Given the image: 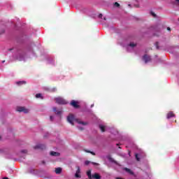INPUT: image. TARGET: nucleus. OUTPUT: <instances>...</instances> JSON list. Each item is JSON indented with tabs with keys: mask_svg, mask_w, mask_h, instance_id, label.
Segmentation results:
<instances>
[{
	"mask_svg": "<svg viewBox=\"0 0 179 179\" xmlns=\"http://www.w3.org/2000/svg\"><path fill=\"white\" fill-rule=\"evenodd\" d=\"M114 6H115L116 8H120V3H118V2H115L114 3Z\"/></svg>",
	"mask_w": 179,
	"mask_h": 179,
	"instance_id": "nucleus-23",
	"label": "nucleus"
},
{
	"mask_svg": "<svg viewBox=\"0 0 179 179\" xmlns=\"http://www.w3.org/2000/svg\"><path fill=\"white\" fill-rule=\"evenodd\" d=\"M76 173L80 174V168L79 166H77V171Z\"/></svg>",
	"mask_w": 179,
	"mask_h": 179,
	"instance_id": "nucleus-22",
	"label": "nucleus"
},
{
	"mask_svg": "<svg viewBox=\"0 0 179 179\" xmlns=\"http://www.w3.org/2000/svg\"><path fill=\"white\" fill-rule=\"evenodd\" d=\"M56 103L57 104H67L68 102L66 101L61 97H58L55 99Z\"/></svg>",
	"mask_w": 179,
	"mask_h": 179,
	"instance_id": "nucleus-3",
	"label": "nucleus"
},
{
	"mask_svg": "<svg viewBox=\"0 0 179 179\" xmlns=\"http://www.w3.org/2000/svg\"><path fill=\"white\" fill-rule=\"evenodd\" d=\"M71 106H72V107H73L74 108H79V107H80L79 106V104H78V101H75V100H72L70 103Z\"/></svg>",
	"mask_w": 179,
	"mask_h": 179,
	"instance_id": "nucleus-7",
	"label": "nucleus"
},
{
	"mask_svg": "<svg viewBox=\"0 0 179 179\" xmlns=\"http://www.w3.org/2000/svg\"><path fill=\"white\" fill-rule=\"evenodd\" d=\"M92 164H94V166H99V164L96 162H92Z\"/></svg>",
	"mask_w": 179,
	"mask_h": 179,
	"instance_id": "nucleus-31",
	"label": "nucleus"
},
{
	"mask_svg": "<svg viewBox=\"0 0 179 179\" xmlns=\"http://www.w3.org/2000/svg\"><path fill=\"white\" fill-rule=\"evenodd\" d=\"M129 6H131V4H129Z\"/></svg>",
	"mask_w": 179,
	"mask_h": 179,
	"instance_id": "nucleus-39",
	"label": "nucleus"
},
{
	"mask_svg": "<svg viewBox=\"0 0 179 179\" xmlns=\"http://www.w3.org/2000/svg\"><path fill=\"white\" fill-rule=\"evenodd\" d=\"M134 8H139V4H138V3L134 4Z\"/></svg>",
	"mask_w": 179,
	"mask_h": 179,
	"instance_id": "nucleus-30",
	"label": "nucleus"
},
{
	"mask_svg": "<svg viewBox=\"0 0 179 179\" xmlns=\"http://www.w3.org/2000/svg\"><path fill=\"white\" fill-rule=\"evenodd\" d=\"M124 170H125V171H127V173H129V174H131V176H133L134 172H133L131 169H128V168H124Z\"/></svg>",
	"mask_w": 179,
	"mask_h": 179,
	"instance_id": "nucleus-15",
	"label": "nucleus"
},
{
	"mask_svg": "<svg viewBox=\"0 0 179 179\" xmlns=\"http://www.w3.org/2000/svg\"><path fill=\"white\" fill-rule=\"evenodd\" d=\"M178 22H179V18H178Z\"/></svg>",
	"mask_w": 179,
	"mask_h": 179,
	"instance_id": "nucleus-40",
	"label": "nucleus"
},
{
	"mask_svg": "<svg viewBox=\"0 0 179 179\" xmlns=\"http://www.w3.org/2000/svg\"><path fill=\"white\" fill-rule=\"evenodd\" d=\"M50 156L58 157V156H59V153L57 152L52 151V152H50Z\"/></svg>",
	"mask_w": 179,
	"mask_h": 179,
	"instance_id": "nucleus-14",
	"label": "nucleus"
},
{
	"mask_svg": "<svg viewBox=\"0 0 179 179\" xmlns=\"http://www.w3.org/2000/svg\"><path fill=\"white\" fill-rule=\"evenodd\" d=\"M12 50H13V48H10L8 49V51H12Z\"/></svg>",
	"mask_w": 179,
	"mask_h": 179,
	"instance_id": "nucleus-37",
	"label": "nucleus"
},
{
	"mask_svg": "<svg viewBox=\"0 0 179 179\" xmlns=\"http://www.w3.org/2000/svg\"><path fill=\"white\" fill-rule=\"evenodd\" d=\"M172 117H176V115H174L173 112L168 113L166 118L169 120V118H172Z\"/></svg>",
	"mask_w": 179,
	"mask_h": 179,
	"instance_id": "nucleus-9",
	"label": "nucleus"
},
{
	"mask_svg": "<svg viewBox=\"0 0 179 179\" xmlns=\"http://www.w3.org/2000/svg\"><path fill=\"white\" fill-rule=\"evenodd\" d=\"M155 47H156L157 50H159V42L155 43Z\"/></svg>",
	"mask_w": 179,
	"mask_h": 179,
	"instance_id": "nucleus-24",
	"label": "nucleus"
},
{
	"mask_svg": "<svg viewBox=\"0 0 179 179\" xmlns=\"http://www.w3.org/2000/svg\"><path fill=\"white\" fill-rule=\"evenodd\" d=\"M5 32V31H2L1 33H0V34H2L3 33H4Z\"/></svg>",
	"mask_w": 179,
	"mask_h": 179,
	"instance_id": "nucleus-36",
	"label": "nucleus"
},
{
	"mask_svg": "<svg viewBox=\"0 0 179 179\" xmlns=\"http://www.w3.org/2000/svg\"><path fill=\"white\" fill-rule=\"evenodd\" d=\"M53 111L57 115H61V114H62V110H57L56 107L53 108Z\"/></svg>",
	"mask_w": 179,
	"mask_h": 179,
	"instance_id": "nucleus-8",
	"label": "nucleus"
},
{
	"mask_svg": "<svg viewBox=\"0 0 179 179\" xmlns=\"http://www.w3.org/2000/svg\"><path fill=\"white\" fill-rule=\"evenodd\" d=\"M50 121H53L54 120V116H50Z\"/></svg>",
	"mask_w": 179,
	"mask_h": 179,
	"instance_id": "nucleus-32",
	"label": "nucleus"
},
{
	"mask_svg": "<svg viewBox=\"0 0 179 179\" xmlns=\"http://www.w3.org/2000/svg\"><path fill=\"white\" fill-rule=\"evenodd\" d=\"M14 61H22L23 59V54L19 53L17 57L13 56Z\"/></svg>",
	"mask_w": 179,
	"mask_h": 179,
	"instance_id": "nucleus-6",
	"label": "nucleus"
},
{
	"mask_svg": "<svg viewBox=\"0 0 179 179\" xmlns=\"http://www.w3.org/2000/svg\"><path fill=\"white\" fill-rule=\"evenodd\" d=\"M167 30L170 31L171 29L170 27H167Z\"/></svg>",
	"mask_w": 179,
	"mask_h": 179,
	"instance_id": "nucleus-35",
	"label": "nucleus"
},
{
	"mask_svg": "<svg viewBox=\"0 0 179 179\" xmlns=\"http://www.w3.org/2000/svg\"><path fill=\"white\" fill-rule=\"evenodd\" d=\"M34 149H35V150L39 149L40 150H44V149H45V145L38 144L34 147Z\"/></svg>",
	"mask_w": 179,
	"mask_h": 179,
	"instance_id": "nucleus-5",
	"label": "nucleus"
},
{
	"mask_svg": "<svg viewBox=\"0 0 179 179\" xmlns=\"http://www.w3.org/2000/svg\"><path fill=\"white\" fill-rule=\"evenodd\" d=\"M99 129H101V132H106V126L100 124Z\"/></svg>",
	"mask_w": 179,
	"mask_h": 179,
	"instance_id": "nucleus-13",
	"label": "nucleus"
},
{
	"mask_svg": "<svg viewBox=\"0 0 179 179\" xmlns=\"http://www.w3.org/2000/svg\"><path fill=\"white\" fill-rule=\"evenodd\" d=\"M17 111H18L19 113H24L25 114H27V113H29V109H27L23 106H18L17 108Z\"/></svg>",
	"mask_w": 179,
	"mask_h": 179,
	"instance_id": "nucleus-2",
	"label": "nucleus"
},
{
	"mask_svg": "<svg viewBox=\"0 0 179 179\" xmlns=\"http://www.w3.org/2000/svg\"><path fill=\"white\" fill-rule=\"evenodd\" d=\"M92 178H94V179H101V176H100V175L99 173H94L92 175Z\"/></svg>",
	"mask_w": 179,
	"mask_h": 179,
	"instance_id": "nucleus-11",
	"label": "nucleus"
},
{
	"mask_svg": "<svg viewBox=\"0 0 179 179\" xmlns=\"http://www.w3.org/2000/svg\"><path fill=\"white\" fill-rule=\"evenodd\" d=\"M136 159L137 162H139V160H141V159L138 157V154H136Z\"/></svg>",
	"mask_w": 179,
	"mask_h": 179,
	"instance_id": "nucleus-27",
	"label": "nucleus"
},
{
	"mask_svg": "<svg viewBox=\"0 0 179 179\" xmlns=\"http://www.w3.org/2000/svg\"><path fill=\"white\" fill-rule=\"evenodd\" d=\"M87 176H88V178H90V179L92 178V171H88L87 172Z\"/></svg>",
	"mask_w": 179,
	"mask_h": 179,
	"instance_id": "nucleus-17",
	"label": "nucleus"
},
{
	"mask_svg": "<svg viewBox=\"0 0 179 179\" xmlns=\"http://www.w3.org/2000/svg\"><path fill=\"white\" fill-rule=\"evenodd\" d=\"M108 160H110V162H114V159L110 157H108Z\"/></svg>",
	"mask_w": 179,
	"mask_h": 179,
	"instance_id": "nucleus-29",
	"label": "nucleus"
},
{
	"mask_svg": "<svg viewBox=\"0 0 179 179\" xmlns=\"http://www.w3.org/2000/svg\"><path fill=\"white\" fill-rule=\"evenodd\" d=\"M75 177H76V178H80L82 176L79 173H76Z\"/></svg>",
	"mask_w": 179,
	"mask_h": 179,
	"instance_id": "nucleus-21",
	"label": "nucleus"
},
{
	"mask_svg": "<svg viewBox=\"0 0 179 179\" xmlns=\"http://www.w3.org/2000/svg\"><path fill=\"white\" fill-rule=\"evenodd\" d=\"M78 129H79L80 131H83V127H78Z\"/></svg>",
	"mask_w": 179,
	"mask_h": 179,
	"instance_id": "nucleus-34",
	"label": "nucleus"
},
{
	"mask_svg": "<svg viewBox=\"0 0 179 179\" xmlns=\"http://www.w3.org/2000/svg\"><path fill=\"white\" fill-rule=\"evenodd\" d=\"M85 166H89V164H90V161H85Z\"/></svg>",
	"mask_w": 179,
	"mask_h": 179,
	"instance_id": "nucleus-25",
	"label": "nucleus"
},
{
	"mask_svg": "<svg viewBox=\"0 0 179 179\" xmlns=\"http://www.w3.org/2000/svg\"><path fill=\"white\" fill-rule=\"evenodd\" d=\"M171 4L173 6H179V1H171Z\"/></svg>",
	"mask_w": 179,
	"mask_h": 179,
	"instance_id": "nucleus-10",
	"label": "nucleus"
},
{
	"mask_svg": "<svg viewBox=\"0 0 179 179\" xmlns=\"http://www.w3.org/2000/svg\"><path fill=\"white\" fill-rule=\"evenodd\" d=\"M99 17H100V18L103 17V14H99Z\"/></svg>",
	"mask_w": 179,
	"mask_h": 179,
	"instance_id": "nucleus-33",
	"label": "nucleus"
},
{
	"mask_svg": "<svg viewBox=\"0 0 179 179\" xmlns=\"http://www.w3.org/2000/svg\"><path fill=\"white\" fill-rule=\"evenodd\" d=\"M21 152L22 153H27V150H21Z\"/></svg>",
	"mask_w": 179,
	"mask_h": 179,
	"instance_id": "nucleus-28",
	"label": "nucleus"
},
{
	"mask_svg": "<svg viewBox=\"0 0 179 179\" xmlns=\"http://www.w3.org/2000/svg\"><path fill=\"white\" fill-rule=\"evenodd\" d=\"M103 19H104V20H106V17H104Z\"/></svg>",
	"mask_w": 179,
	"mask_h": 179,
	"instance_id": "nucleus-38",
	"label": "nucleus"
},
{
	"mask_svg": "<svg viewBox=\"0 0 179 179\" xmlns=\"http://www.w3.org/2000/svg\"><path fill=\"white\" fill-rule=\"evenodd\" d=\"M129 47H132V48H134V47H136V44L134 43H129Z\"/></svg>",
	"mask_w": 179,
	"mask_h": 179,
	"instance_id": "nucleus-20",
	"label": "nucleus"
},
{
	"mask_svg": "<svg viewBox=\"0 0 179 179\" xmlns=\"http://www.w3.org/2000/svg\"><path fill=\"white\" fill-rule=\"evenodd\" d=\"M143 60L145 62V64H148V62H150V61H152V59L150 58V56L148 55H144L143 56Z\"/></svg>",
	"mask_w": 179,
	"mask_h": 179,
	"instance_id": "nucleus-4",
	"label": "nucleus"
},
{
	"mask_svg": "<svg viewBox=\"0 0 179 179\" xmlns=\"http://www.w3.org/2000/svg\"><path fill=\"white\" fill-rule=\"evenodd\" d=\"M36 99H43V96H41V94H36Z\"/></svg>",
	"mask_w": 179,
	"mask_h": 179,
	"instance_id": "nucleus-19",
	"label": "nucleus"
},
{
	"mask_svg": "<svg viewBox=\"0 0 179 179\" xmlns=\"http://www.w3.org/2000/svg\"><path fill=\"white\" fill-rule=\"evenodd\" d=\"M0 139H1V136H0Z\"/></svg>",
	"mask_w": 179,
	"mask_h": 179,
	"instance_id": "nucleus-41",
	"label": "nucleus"
},
{
	"mask_svg": "<svg viewBox=\"0 0 179 179\" xmlns=\"http://www.w3.org/2000/svg\"><path fill=\"white\" fill-rule=\"evenodd\" d=\"M85 152H86L87 153H90L91 155H92L93 156H96V153L94 152H92L90 150H85Z\"/></svg>",
	"mask_w": 179,
	"mask_h": 179,
	"instance_id": "nucleus-18",
	"label": "nucleus"
},
{
	"mask_svg": "<svg viewBox=\"0 0 179 179\" xmlns=\"http://www.w3.org/2000/svg\"><path fill=\"white\" fill-rule=\"evenodd\" d=\"M150 13L153 17H156V14L154 12L151 11Z\"/></svg>",
	"mask_w": 179,
	"mask_h": 179,
	"instance_id": "nucleus-26",
	"label": "nucleus"
},
{
	"mask_svg": "<svg viewBox=\"0 0 179 179\" xmlns=\"http://www.w3.org/2000/svg\"><path fill=\"white\" fill-rule=\"evenodd\" d=\"M55 173L56 174H61L62 173V168H56L55 169Z\"/></svg>",
	"mask_w": 179,
	"mask_h": 179,
	"instance_id": "nucleus-12",
	"label": "nucleus"
},
{
	"mask_svg": "<svg viewBox=\"0 0 179 179\" xmlns=\"http://www.w3.org/2000/svg\"><path fill=\"white\" fill-rule=\"evenodd\" d=\"M18 86H22V85H26V81H18L16 83Z\"/></svg>",
	"mask_w": 179,
	"mask_h": 179,
	"instance_id": "nucleus-16",
	"label": "nucleus"
},
{
	"mask_svg": "<svg viewBox=\"0 0 179 179\" xmlns=\"http://www.w3.org/2000/svg\"><path fill=\"white\" fill-rule=\"evenodd\" d=\"M67 121L71 125H75L73 124L74 121H76V122H78V124H81V125H87V122H82V121L79 120V119H75V116L72 114L69 115V116L67 117Z\"/></svg>",
	"mask_w": 179,
	"mask_h": 179,
	"instance_id": "nucleus-1",
	"label": "nucleus"
}]
</instances>
